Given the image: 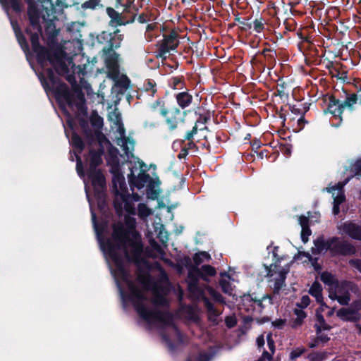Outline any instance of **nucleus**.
Masks as SVG:
<instances>
[{"label": "nucleus", "instance_id": "2eb2a0df", "mask_svg": "<svg viewBox=\"0 0 361 361\" xmlns=\"http://www.w3.org/2000/svg\"><path fill=\"white\" fill-rule=\"evenodd\" d=\"M178 44L176 37L174 34H171L166 37L162 45V51L164 52H169L171 50L174 49Z\"/></svg>", "mask_w": 361, "mask_h": 361}, {"label": "nucleus", "instance_id": "6e6552de", "mask_svg": "<svg viewBox=\"0 0 361 361\" xmlns=\"http://www.w3.org/2000/svg\"><path fill=\"white\" fill-rule=\"evenodd\" d=\"M349 179L344 182L338 183L333 187L326 188L325 190L331 193L334 197V207L333 213L336 215L340 212L339 205L345 200V195L343 194V188L348 183Z\"/></svg>", "mask_w": 361, "mask_h": 361}, {"label": "nucleus", "instance_id": "680f3d73", "mask_svg": "<svg viewBox=\"0 0 361 361\" xmlns=\"http://www.w3.org/2000/svg\"><path fill=\"white\" fill-rule=\"evenodd\" d=\"M68 125L71 127V122H70V121H69V120L68 121Z\"/></svg>", "mask_w": 361, "mask_h": 361}, {"label": "nucleus", "instance_id": "c756f323", "mask_svg": "<svg viewBox=\"0 0 361 361\" xmlns=\"http://www.w3.org/2000/svg\"><path fill=\"white\" fill-rule=\"evenodd\" d=\"M357 96L355 94H352L348 96L346 99L342 103L343 110L345 109H352L354 104L357 102Z\"/></svg>", "mask_w": 361, "mask_h": 361}, {"label": "nucleus", "instance_id": "f257e3e1", "mask_svg": "<svg viewBox=\"0 0 361 361\" xmlns=\"http://www.w3.org/2000/svg\"><path fill=\"white\" fill-rule=\"evenodd\" d=\"M118 151L111 149L107 157L112 174L114 205L116 213L123 216V222H116L113 226L112 235L106 238V228H99L96 223V215L92 209L90 187L84 180L86 196L90 204L93 226L109 269L120 291L123 306L132 305L140 317L149 325L161 327L173 324L172 317L167 312L158 310L159 305H165V296L169 291L168 281L165 279L160 284L152 285L149 276H139L133 283L126 269L128 260L138 262L142 252L140 238L135 231V221L130 214H135V202L140 200L138 195H130L121 170Z\"/></svg>", "mask_w": 361, "mask_h": 361}, {"label": "nucleus", "instance_id": "4c0bfd02", "mask_svg": "<svg viewBox=\"0 0 361 361\" xmlns=\"http://www.w3.org/2000/svg\"><path fill=\"white\" fill-rule=\"evenodd\" d=\"M76 156V161H77V166H76V170L78 173V175L81 177H84V172L82 171V164L80 157L75 152Z\"/></svg>", "mask_w": 361, "mask_h": 361}, {"label": "nucleus", "instance_id": "37998d69", "mask_svg": "<svg viewBox=\"0 0 361 361\" xmlns=\"http://www.w3.org/2000/svg\"><path fill=\"white\" fill-rule=\"evenodd\" d=\"M310 302V299L309 296L304 295L302 297L300 302L298 304V306L302 308H305L309 305Z\"/></svg>", "mask_w": 361, "mask_h": 361}, {"label": "nucleus", "instance_id": "58836bf2", "mask_svg": "<svg viewBox=\"0 0 361 361\" xmlns=\"http://www.w3.org/2000/svg\"><path fill=\"white\" fill-rule=\"evenodd\" d=\"M323 327H322L320 329H318L317 326V334H318V338L322 341H326L329 340V338H327L326 336H324L323 334L322 333V330L324 329H329V327L327 326V325L324 323V324L322 325Z\"/></svg>", "mask_w": 361, "mask_h": 361}, {"label": "nucleus", "instance_id": "dca6fc26", "mask_svg": "<svg viewBox=\"0 0 361 361\" xmlns=\"http://www.w3.org/2000/svg\"><path fill=\"white\" fill-rule=\"evenodd\" d=\"M267 341L268 347L271 351V353L268 352H264L262 357L258 361H271L272 358V355L275 350L274 343L272 339V335L271 334L267 336Z\"/></svg>", "mask_w": 361, "mask_h": 361}, {"label": "nucleus", "instance_id": "cd10ccee", "mask_svg": "<svg viewBox=\"0 0 361 361\" xmlns=\"http://www.w3.org/2000/svg\"><path fill=\"white\" fill-rule=\"evenodd\" d=\"M210 255L206 252H201L199 253H197L194 256V262L196 265H200L201 263L204 262H208L210 259Z\"/></svg>", "mask_w": 361, "mask_h": 361}, {"label": "nucleus", "instance_id": "09e8293b", "mask_svg": "<svg viewBox=\"0 0 361 361\" xmlns=\"http://www.w3.org/2000/svg\"><path fill=\"white\" fill-rule=\"evenodd\" d=\"M226 323L228 327L231 328L236 324V320L233 317H228L226 319Z\"/></svg>", "mask_w": 361, "mask_h": 361}, {"label": "nucleus", "instance_id": "79ce46f5", "mask_svg": "<svg viewBox=\"0 0 361 361\" xmlns=\"http://www.w3.org/2000/svg\"><path fill=\"white\" fill-rule=\"evenodd\" d=\"M100 0H89L83 4L84 8H94L99 3Z\"/></svg>", "mask_w": 361, "mask_h": 361}, {"label": "nucleus", "instance_id": "6ab92c4d", "mask_svg": "<svg viewBox=\"0 0 361 361\" xmlns=\"http://www.w3.org/2000/svg\"><path fill=\"white\" fill-rule=\"evenodd\" d=\"M82 27V24L78 22H73L68 25L67 30L72 34L74 39L79 40L82 37L80 30Z\"/></svg>", "mask_w": 361, "mask_h": 361}, {"label": "nucleus", "instance_id": "13d9d810", "mask_svg": "<svg viewBox=\"0 0 361 361\" xmlns=\"http://www.w3.org/2000/svg\"><path fill=\"white\" fill-rule=\"evenodd\" d=\"M192 136V133H188V135H187V136H186V138H187L188 140H189V139H190V137H191Z\"/></svg>", "mask_w": 361, "mask_h": 361}, {"label": "nucleus", "instance_id": "4468645a", "mask_svg": "<svg viewBox=\"0 0 361 361\" xmlns=\"http://www.w3.org/2000/svg\"><path fill=\"white\" fill-rule=\"evenodd\" d=\"M328 111L335 116L341 117V115L343 111L342 103H340L338 100H336L334 98H331L328 106Z\"/></svg>", "mask_w": 361, "mask_h": 361}, {"label": "nucleus", "instance_id": "49530a36", "mask_svg": "<svg viewBox=\"0 0 361 361\" xmlns=\"http://www.w3.org/2000/svg\"><path fill=\"white\" fill-rule=\"evenodd\" d=\"M325 357H326V353H322L312 355L310 356V358L312 361H314V360L319 361V360H322L323 358H324Z\"/></svg>", "mask_w": 361, "mask_h": 361}, {"label": "nucleus", "instance_id": "e2e57ef3", "mask_svg": "<svg viewBox=\"0 0 361 361\" xmlns=\"http://www.w3.org/2000/svg\"><path fill=\"white\" fill-rule=\"evenodd\" d=\"M360 332L361 333V328H360Z\"/></svg>", "mask_w": 361, "mask_h": 361}, {"label": "nucleus", "instance_id": "412c9836", "mask_svg": "<svg viewBox=\"0 0 361 361\" xmlns=\"http://www.w3.org/2000/svg\"><path fill=\"white\" fill-rule=\"evenodd\" d=\"M322 288L319 283L314 282L310 288V294L314 297L317 302H322Z\"/></svg>", "mask_w": 361, "mask_h": 361}, {"label": "nucleus", "instance_id": "20e7f679", "mask_svg": "<svg viewBox=\"0 0 361 361\" xmlns=\"http://www.w3.org/2000/svg\"><path fill=\"white\" fill-rule=\"evenodd\" d=\"M269 253L271 252V259L274 263L269 267L264 266L265 276L269 278L270 286L274 289V293H277L283 286L286 275L289 271V266L280 264L279 259L277 255L278 247H267Z\"/></svg>", "mask_w": 361, "mask_h": 361}, {"label": "nucleus", "instance_id": "a211bd4d", "mask_svg": "<svg viewBox=\"0 0 361 361\" xmlns=\"http://www.w3.org/2000/svg\"><path fill=\"white\" fill-rule=\"evenodd\" d=\"M198 275L204 280L207 281L208 277L216 275V269L210 265H203L200 269H197Z\"/></svg>", "mask_w": 361, "mask_h": 361}, {"label": "nucleus", "instance_id": "a878e982", "mask_svg": "<svg viewBox=\"0 0 361 361\" xmlns=\"http://www.w3.org/2000/svg\"><path fill=\"white\" fill-rule=\"evenodd\" d=\"M0 2L5 8H11L16 11H20V10L19 0H0Z\"/></svg>", "mask_w": 361, "mask_h": 361}, {"label": "nucleus", "instance_id": "f3484780", "mask_svg": "<svg viewBox=\"0 0 361 361\" xmlns=\"http://www.w3.org/2000/svg\"><path fill=\"white\" fill-rule=\"evenodd\" d=\"M11 23L15 32L18 43L20 44L21 48L23 49L24 52L27 54V52L28 51V46L25 39L20 33L17 23H14L13 20L11 21Z\"/></svg>", "mask_w": 361, "mask_h": 361}, {"label": "nucleus", "instance_id": "1a4fd4ad", "mask_svg": "<svg viewBox=\"0 0 361 361\" xmlns=\"http://www.w3.org/2000/svg\"><path fill=\"white\" fill-rule=\"evenodd\" d=\"M338 229L341 234H345L350 238L361 240V226L350 221L341 223L338 226Z\"/></svg>", "mask_w": 361, "mask_h": 361}, {"label": "nucleus", "instance_id": "6e6d98bb", "mask_svg": "<svg viewBox=\"0 0 361 361\" xmlns=\"http://www.w3.org/2000/svg\"><path fill=\"white\" fill-rule=\"evenodd\" d=\"M174 113H176V114H180V111L178 109H176L174 111H171L170 114H173Z\"/></svg>", "mask_w": 361, "mask_h": 361}, {"label": "nucleus", "instance_id": "72a5a7b5", "mask_svg": "<svg viewBox=\"0 0 361 361\" xmlns=\"http://www.w3.org/2000/svg\"><path fill=\"white\" fill-rule=\"evenodd\" d=\"M205 292H207L214 300L221 302H223L222 296L212 288L207 287Z\"/></svg>", "mask_w": 361, "mask_h": 361}, {"label": "nucleus", "instance_id": "ea45409f", "mask_svg": "<svg viewBox=\"0 0 361 361\" xmlns=\"http://www.w3.org/2000/svg\"><path fill=\"white\" fill-rule=\"evenodd\" d=\"M355 248L350 244H345L343 246L342 252L345 255H350L355 252Z\"/></svg>", "mask_w": 361, "mask_h": 361}, {"label": "nucleus", "instance_id": "5701e85b", "mask_svg": "<svg viewBox=\"0 0 361 361\" xmlns=\"http://www.w3.org/2000/svg\"><path fill=\"white\" fill-rule=\"evenodd\" d=\"M154 227L157 237L159 238L162 243H166L168 241L169 238L168 233L165 231L163 224L160 223H156Z\"/></svg>", "mask_w": 361, "mask_h": 361}, {"label": "nucleus", "instance_id": "e433bc0d", "mask_svg": "<svg viewBox=\"0 0 361 361\" xmlns=\"http://www.w3.org/2000/svg\"><path fill=\"white\" fill-rule=\"evenodd\" d=\"M250 27H252L257 32H260L264 29V24L261 20L256 19L253 21Z\"/></svg>", "mask_w": 361, "mask_h": 361}, {"label": "nucleus", "instance_id": "9b49d317", "mask_svg": "<svg viewBox=\"0 0 361 361\" xmlns=\"http://www.w3.org/2000/svg\"><path fill=\"white\" fill-rule=\"evenodd\" d=\"M336 240L334 239L331 241H325L322 238H318L314 242V246L312 247V252L315 254H319L326 252L327 250L331 248L332 244Z\"/></svg>", "mask_w": 361, "mask_h": 361}, {"label": "nucleus", "instance_id": "bb28decb", "mask_svg": "<svg viewBox=\"0 0 361 361\" xmlns=\"http://www.w3.org/2000/svg\"><path fill=\"white\" fill-rule=\"evenodd\" d=\"M220 285L221 286L223 291L225 293H226L229 295H235V294L233 293V289L229 282V278H228V279L223 278L220 281Z\"/></svg>", "mask_w": 361, "mask_h": 361}, {"label": "nucleus", "instance_id": "f03ea898", "mask_svg": "<svg viewBox=\"0 0 361 361\" xmlns=\"http://www.w3.org/2000/svg\"><path fill=\"white\" fill-rule=\"evenodd\" d=\"M28 4L27 14L30 25L26 33L30 39H39L42 35V25L50 35L57 34L54 21L64 7L68 5L62 0H57L53 4L51 0H25Z\"/></svg>", "mask_w": 361, "mask_h": 361}, {"label": "nucleus", "instance_id": "7c9ffc66", "mask_svg": "<svg viewBox=\"0 0 361 361\" xmlns=\"http://www.w3.org/2000/svg\"><path fill=\"white\" fill-rule=\"evenodd\" d=\"M152 214V210L149 209L145 204H140L138 205L137 214L141 218H145Z\"/></svg>", "mask_w": 361, "mask_h": 361}, {"label": "nucleus", "instance_id": "c9c22d12", "mask_svg": "<svg viewBox=\"0 0 361 361\" xmlns=\"http://www.w3.org/2000/svg\"><path fill=\"white\" fill-rule=\"evenodd\" d=\"M294 259L295 261L301 260L303 262H306L307 261H311L312 258L309 253L298 252V254L294 257Z\"/></svg>", "mask_w": 361, "mask_h": 361}, {"label": "nucleus", "instance_id": "a19ab883", "mask_svg": "<svg viewBox=\"0 0 361 361\" xmlns=\"http://www.w3.org/2000/svg\"><path fill=\"white\" fill-rule=\"evenodd\" d=\"M303 351H304V349L300 348L293 350L290 354V358L291 360L296 359L297 357H300L302 354Z\"/></svg>", "mask_w": 361, "mask_h": 361}, {"label": "nucleus", "instance_id": "de8ad7c7", "mask_svg": "<svg viewBox=\"0 0 361 361\" xmlns=\"http://www.w3.org/2000/svg\"><path fill=\"white\" fill-rule=\"evenodd\" d=\"M350 264L361 272V260L352 259L350 261Z\"/></svg>", "mask_w": 361, "mask_h": 361}, {"label": "nucleus", "instance_id": "4d7b16f0", "mask_svg": "<svg viewBox=\"0 0 361 361\" xmlns=\"http://www.w3.org/2000/svg\"><path fill=\"white\" fill-rule=\"evenodd\" d=\"M250 300V297L249 296H244L243 298V301L245 302V301H249Z\"/></svg>", "mask_w": 361, "mask_h": 361}, {"label": "nucleus", "instance_id": "f8f14e48", "mask_svg": "<svg viewBox=\"0 0 361 361\" xmlns=\"http://www.w3.org/2000/svg\"><path fill=\"white\" fill-rule=\"evenodd\" d=\"M337 316L344 321H355L358 319L357 311L351 308H342L337 312Z\"/></svg>", "mask_w": 361, "mask_h": 361}, {"label": "nucleus", "instance_id": "ddd939ff", "mask_svg": "<svg viewBox=\"0 0 361 361\" xmlns=\"http://www.w3.org/2000/svg\"><path fill=\"white\" fill-rule=\"evenodd\" d=\"M299 224L302 228L301 239L304 243L308 241V238L311 235V231L308 227V219L305 216H301L299 217Z\"/></svg>", "mask_w": 361, "mask_h": 361}, {"label": "nucleus", "instance_id": "c03bdc74", "mask_svg": "<svg viewBox=\"0 0 361 361\" xmlns=\"http://www.w3.org/2000/svg\"><path fill=\"white\" fill-rule=\"evenodd\" d=\"M160 104L161 103L159 102H157L156 106H154L153 108L155 111H159L162 116H166L167 111L164 109V108L160 106Z\"/></svg>", "mask_w": 361, "mask_h": 361}, {"label": "nucleus", "instance_id": "7ed1b4c3", "mask_svg": "<svg viewBox=\"0 0 361 361\" xmlns=\"http://www.w3.org/2000/svg\"><path fill=\"white\" fill-rule=\"evenodd\" d=\"M102 145H106V147L110 145L109 142L103 135L99 137V142L94 143L91 147L90 154L86 159V163L89 165L88 178L92 183L94 195L103 202V192L106 185L105 178L102 172L95 169L102 161L103 151L101 149Z\"/></svg>", "mask_w": 361, "mask_h": 361}, {"label": "nucleus", "instance_id": "2f4dec72", "mask_svg": "<svg viewBox=\"0 0 361 361\" xmlns=\"http://www.w3.org/2000/svg\"><path fill=\"white\" fill-rule=\"evenodd\" d=\"M151 246L154 250V254H152L154 257H163L164 256V250L161 246H159L155 241H151Z\"/></svg>", "mask_w": 361, "mask_h": 361}, {"label": "nucleus", "instance_id": "bf43d9fd", "mask_svg": "<svg viewBox=\"0 0 361 361\" xmlns=\"http://www.w3.org/2000/svg\"><path fill=\"white\" fill-rule=\"evenodd\" d=\"M267 299H268V300H270V301H271V298L269 296H266V297H264V298H263V300H267Z\"/></svg>", "mask_w": 361, "mask_h": 361}, {"label": "nucleus", "instance_id": "864d4df0", "mask_svg": "<svg viewBox=\"0 0 361 361\" xmlns=\"http://www.w3.org/2000/svg\"><path fill=\"white\" fill-rule=\"evenodd\" d=\"M147 90H151L152 94H154L156 92V90L154 89V86L151 82H148L147 87H146Z\"/></svg>", "mask_w": 361, "mask_h": 361}, {"label": "nucleus", "instance_id": "473e14b6", "mask_svg": "<svg viewBox=\"0 0 361 361\" xmlns=\"http://www.w3.org/2000/svg\"><path fill=\"white\" fill-rule=\"evenodd\" d=\"M107 13L109 16V17L112 19V20L117 23L118 25H123L124 23H123L120 18V15L113 8H108L106 9Z\"/></svg>", "mask_w": 361, "mask_h": 361}, {"label": "nucleus", "instance_id": "3c124183", "mask_svg": "<svg viewBox=\"0 0 361 361\" xmlns=\"http://www.w3.org/2000/svg\"><path fill=\"white\" fill-rule=\"evenodd\" d=\"M354 170L356 171V175H358V172L361 171V160L356 161L353 166Z\"/></svg>", "mask_w": 361, "mask_h": 361}, {"label": "nucleus", "instance_id": "b1692460", "mask_svg": "<svg viewBox=\"0 0 361 361\" xmlns=\"http://www.w3.org/2000/svg\"><path fill=\"white\" fill-rule=\"evenodd\" d=\"M320 304V307L317 310L316 312V316L318 320V323L315 324L316 326L318 327V329H321L323 327V324H324V319L322 314V313L324 311L326 308H327V306L323 302V299L322 300V302H319Z\"/></svg>", "mask_w": 361, "mask_h": 361}, {"label": "nucleus", "instance_id": "423d86ee", "mask_svg": "<svg viewBox=\"0 0 361 361\" xmlns=\"http://www.w3.org/2000/svg\"><path fill=\"white\" fill-rule=\"evenodd\" d=\"M196 281V277L194 276L193 272L190 271L188 279L189 291L194 298L197 299L202 298L204 299L209 314V319L216 322V317L218 316L219 313L214 310L213 305L209 302L208 300L204 298V295L205 294V292H202V290L197 286Z\"/></svg>", "mask_w": 361, "mask_h": 361}, {"label": "nucleus", "instance_id": "5fc2aeb1", "mask_svg": "<svg viewBox=\"0 0 361 361\" xmlns=\"http://www.w3.org/2000/svg\"><path fill=\"white\" fill-rule=\"evenodd\" d=\"M312 264L315 270L319 269L320 267L317 264H316L315 262H312Z\"/></svg>", "mask_w": 361, "mask_h": 361}, {"label": "nucleus", "instance_id": "a18cd8bd", "mask_svg": "<svg viewBox=\"0 0 361 361\" xmlns=\"http://www.w3.org/2000/svg\"><path fill=\"white\" fill-rule=\"evenodd\" d=\"M178 122V118L176 117H174L173 118H170L169 117L167 118V123L171 129H173L176 127Z\"/></svg>", "mask_w": 361, "mask_h": 361}, {"label": "nucleus", "instance_id": "f704fd0d", "mask_svg": "<svg viewBox=\"0 0 361 361\" xmlns=\"http://www.w3.org/2000/svg\"><path fill=\"white\" fill-rule=\"evenodd\" d=\"M212 357V355L207 353L200 354L198 356L190 358L188 361H209Z\"/></svg>", "mask_w": 361, "mask_h": 361}, {"label": "nucleus", "instance_id": "9d476101", "mask_svg": "<svg viewBox=\"0 0 361 361\" xmlns=\"http://www.w3.org/2000/svg\"><path fill=\"white\" fill-rule=\"evenodd\" d=\"M130 176L129 180L131 185L138 189L142 188L150 178L148 174L143 171H140L136 177L134 176L133 172L132 171Z\"/></svg>", "mask_w": 361, "mask_h": 361}, {"label": "nucleus", "instance_id": "8fccbe9b", "mask_svg": "<svg viewBox=\"0 0 361 361\" xmlns=\"http://www.w3.org/2000/svg\"><path fill=\"white\" fill-rule=\"evenodd\" d=\"M295 313L297 314L298 319H302L306 317V314H305V312L301 310L296 309L295 310Z\"/></svg>", "mask_w": 361, "mask_h": 361}, {"label": "nucleus", "instance_id": "39448f33", "mask_svg": "<svg viewBox=\"0 0 361 361\" xmlns=\"http://www.w3.org/2000/svg\"><path fill=\"white\" fill-rule=\"evenodd\" d=\"M109 119L111 123V129L117 134L116 135L117 145L122 147L127 156L132 153L135 142L133 139L125 135V128L121 121L120 113L116 110L111 111Z\"/></svg>", "mask_w": 361, "mask_h": 361}, {"label": "nucleus", "instance_id": "603ef678", "mask_svg": "<svg viewBox=\"0 0 361 361\" xmlns=\"http://www.w3.org/2000/svg\"><path fill=\"white\" fill-rule=\"evenodd\" d=\"M257 344L258 347H262V346L264 345V336L263 335H261V336L257 337Z\"/></svg>", "mask_w": 361, "mask_h": 361}, {"label": "nucleus", "instance_id": "052dcab7", "mask_svg": "<svg viewBox=\"0 0 361 361\" xmlns=\"http://www.w3.org/2000/svg\"><path fill=\"white\" fill-rule=\"evenodd\" d=\"M333 312H334V310H331L329 311L328 314L331 315L333 314Z\"/></svg>", "mask_w": 361, "mask_h": 361}, {"label": "nucleus", "instance_id": "c85d7f7f", "mask_svg": "<svg viewBox=\"0 0 361 361\" xmlns=\"http://www.w3.org/2000/svg\"><path fill=\"white\" fill-rule=\"evenodd\" d=\"M90 123L92 126L99 130L103 126V118L97 113L93 112L90 116Z\"/></svg>", "mask_w": 361, "mask_h": 361}, {"label": "nucleus", "instance_id": "0eeeda50", "mask_svg": "<svg viewBox=\"0 0 361 361\" xmlns=\"http://www.w3.org/2000/svg\"><path fill=\"white\" fill-rule=\"evenodd\" d=\"M350 288L349 283L338 282L329 290V296L331 300H337L341 305H346L350 301Z\"/></svg>", "mask_w": 361, "mask_h": 361}, {"label": "nucleus", "instance_id": "393cba45", "mask_svg": "<svg viewBox=\"0 0 361 361\" xmlns=\"http://www.w3.org/2000/svg\"><path fill=\"white\" fill-rule=\"evenodd\" d=\"M70 143L76 150H78V153L82 151L83 148V142L81 138L75 133L72 134V136L70 139Z\"/></svg>", "mask_w": 361, "mask_h": 361}, {"label": "nucleus", "instance_id": "4be33fe9", "mask_svg": "<svg viewBox=\"0 0 361 361\" xmlns=\"http://www.w3.org/2000/svg\"><path fill=\"white\" fill-rule=\"evenodd\" d=\"M176 99L179 106L185 108L191 103L192 96L187 92H180L177 94Z\"/></svg>", "mask_w": 361, "mask_h": 361}, {"label": "nucleus", "instance_id": "aec40b11", "mask_svg": "<svg viewBox=\"0 0 361 361\" xmlns=\"http://www.w3.org/2000/svg\"><path fill=\"white\" fill-rule=\"evenodd\" d=\"M320 279L325 285L329 286V290L338 283L336 277L332 274L327 271L322 273Z\"/></svg>", "mask_w": 361, "mask_h": 361}]
</instances>
